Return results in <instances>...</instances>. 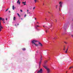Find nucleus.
<instances>
[{"label": "nucleus", "instance_id": "nucleus-1", "mask_svg": "<svg viewBox=\"0 0 73 73\" xmlns=\"http://www.w3.org/2000/svg\"><path fill=\"white\" fill-rule=\"evenodd\" d=\"M43 66L44 68H45V69H46L47 72V73H49V72H50V69H49V68H48V67H47V66Z\"/></svg>", "mask_w": 73, "mask_h": 73}, {"label": "nucleus", "instance_id": "nucleus-2", "mask_svg": "<svg viewBox=\"0 0 73 73\" xmlns=\"http://www.w3.org/2000/svg\"><path fill=\"white\" fill-rule=\"evenodd\" d=\"M38 42V41L37 40H33L32 41V44H35V42Z\"/></svg>", "mask_w": 73, "mask_h": 73}, {"label": "nucleus", "instance_id": "nucleus-3", "mask_svg": "<svg viewBox=\"0 0 73 73\" xmlns=\"http://www.w3.org/2000/svg\"><path fill=\"white\" fill-rule=\"evenodd\" d=\"M42 68H41L37 72V73H42Z\"/></svg>", "mask_w": 73, "mask_h": 73}, {"label": "nucleus", "instance_id": "nucleus-4", "mask_svg": "<svg viewBox=\"0 0 73 73\" xmlns=\"http://www.w3.org/2000/svg\"><path fill=\"white\" fill-rule=\"evenodd\" d=\"M3 29V27L1 26V22L0 21V29Z\"/></svg>", "mask_w": 73, "mask_h": 73}, {"label": "nucleus", "instance_id": "nucleus-5", "mask_svg": "<svg viewBox=\"0 0 73 73\" xmlns=\"http://www.w3.org/2000/svg\"><path fill=\"white\" fill-rule=\"evenodd\" d=\"M59 4H60V8H61V7H62V3H61V2H60L59 3Z\"/></svg>", "mask_w": 73, "mask_h": 73}, {"label": "nucleus", "instance_id": "nucleus-6", "mask_svg": "<svg viewBox=\"0 0 73 73\" xmlns=\"http://www.w3.org/2000/svg\"><path fill=\"white\" fill-rule=\"evenodd\" d=\"M42 61V55H40V61Z\"/></svg>", "mask_w": 73, "mask_h": 73}, {"label": "nucleus", "instance_id": "nucleus-7", "mask_svg": "<svg viewBox=\"0 0 73 73\" xmlns=\"http://www.w3.org/2000/svg\"><path fill=\"white\" fill-rule=\"evenodd\" d=\"M39 44L40 45V46H42V44H41V43L40 42H39Z\"/></svg>", "mask_w": 73, "mask_h": 73}, {"label": "nucleus", "instance_id": "nucleus-8", "mask_svg": "<svg viewBox=\"0 0 73 73\" xmlns=\"http://www.w3.org/2000/svg\"><path fill=\"white\" fill-rule=\"evenodd\" d=\"M26 3V1H25V2H22V3L24 4V5H26V4H25Z\"/></svg>", "mask_w": 73, "mask_h": 73}, {"label": "nucleus", "instance_id": "nucleus-9", "mask_svg": "<svg viewBox=\"0 0 73 73\" xmlns=\"http://www.w3.org/2000/svg\"><path fill=\"white\" fill-rule=\"evenodd\" d=\"M41 62L42 61H40L39 64V66H40V65H41Z\"/></svg>", "mask_w": 73, "mask_h": 73}, {"label": "nucleus", "instance_id": "nucleus-10", "mask_svg": "<svg viewBox=\"0 0 73 73\" xmlns=\"http://www.w3.org/2000/svg\"><path fill=\"white\" fill-rule=\"evenodd\" d=\"M34 45H35L36 46H38V44H36L35 43L34 44Z\"/></svg>", "mask_w": 73, "mask_h": 73}, {"label": "nucleus", "instance_id": "nucleus-11", "mask_svg": "<svg viewBox=\"0 0 73 73\" xmlns=\"http://www.w3.org/2000/svg\"><path fill=\"white\" fill-rule=\"evenodd\" d=\"M68 48H67L66 51V52H65V53H68V52H67V51H68Z\"/></svg>", "mask_w": 73, "mask_h": 73}, {"label": "nucleus", "instance_id": "nucleus-12", "mask_svg": "<svg viewBox=\"0 0 73 73\" xmlns=\"http://www.w3.org/2000/svg\"><path fill=\"white\" fill-rule=\"evenodd\" d=\"M12 8H13V10H14L15 9V7L14 6V5H13V6Z\"/></svg>", "mask_w": 73, "mask_h": 73}, {"label": "nucleus", "instance_id": "nucleus-13", "mask_svg": "<svg viewBox=\"0 0 73 73\" xmlns=\"http://www.w3.org/2000/svg\"><path fill=\"white\" fill-rule=\"evenodd\" d=\"M15 19H16V17H14L13 18V20L15 21Z\"/></svg>", "mask_w": 73, "mask_h": 73}, {"label": "nucleus", "instance_id": "nucleus-14", "mask_svg": "<svg viewBox=\"0 0 73 73\" xmlns=\"http://www.w3.org/2000/svg\"><path fill=\"white\" fill-rule=\"evenodd\" d=\"M47 62H48V61L47 60H45L44 61V63H45V64H46V63H47Z\"/></svg>", "mask_w": 73, "mask_h": 73}, {"label": "nucleus", "instance_id": "nucleus-15", "mask_svg": "<svg viewBox=\"0 0 73 73\" xmlns=\"http://www.w3.org/2000/svg\"><path fill=\"white\" fill-rule=\"evenodd\" d=\"M37 27H39V26L36 25V26L35 27L37 29Z\"/></svg>", "mask_w": 73, "mask_h": 73}, {"label": "nucleus", "instance_id": "nucleus-16", "mask_svg": "<svg viewBox=\"0 0 73 73\" xmlns=\"http://www.w3.org/2000/svg\"><path fill=\"white\" fill-rule=\"evenodd\" d=\"M22 50H25V48H22Z\"/></svg>", "mask_w": 73, "mask_h": 73}, {"label": "nucleus", "instance_id": "nucleus-17", "mask_svg": "<svg viewBox=\"0 0 73 73\" xmlns=\"http://www.w3.org/2000/svg\"><path fill=\"white\" fill-rule=\"evenodd\" d=\"M64 43H65V44H68V43L66 42H64Z\"/></svg>", "mask_w": 73, "mask_h": 73}, {"label": "nucleus", "instance_id": "nucleus-18", "mask_svg": "<svg viewBox=\"0 0 73 73\" xmlns=\"http://www.w3.org/2000/svg\"><path fill=\"white\" fill-rule=\"evenodd\" d=\"M9 9V8H8L7 9H6V10H5V11L6 12H7V11H8V10Z\"/></svg>", "mask_w": 73, "mask_h": 73}, {"label": "nucleus", "instance_id": "nucleus-19", "mask_svg": "<svg viewBox=\"0 0 73 73\" xmlns=\"http://www.w3.org/2000/svg\"><path fill=\"white\" fill-rule=\"evenodd\" d=\"M34 1L35 3H36V2H37V0H34Z\"/></svg>", "mask_w": 73, "mask_h": 73}, {"label": "nucleus", "instance_id": "nucleus-20", "mask_svg": "<svg viewBox=\"0 0 73 73\" xmlns=\"http://www.w3.org/2000/svg\"><path fill=\"white\" fill-rule=\"evenodd\" d=\"M45 20L46 21H48V20L47 19H46V18H45Z\"/></svg>", "mask_w": 73, "mask_h": 73}, {"label": "nucleus", "instance_id": "nucleus-21", "mask_svg": "<svg viewBox=\"0 0 73 73\" xmlns=\"http://www.w3.org/2000/svg\"><path fill=\"white\" fill-rule=\"evenodd\" d=\"M63 28H64V29H65V28H66V27H65V26H64L63 27Z\"/></svg>", "mask_w": 73, "mask_h": 73}, {"label": "nucleus", "instance_id": "nucleus-22", "mask_svg": "<svg viewBox=\"0 0 73 73\" xmlns=\"http://www.w3.org/2000/svg\"><path fill=\"white\" fill-rule=\"evenodd\" d=\"M19 1H20V0H18V1H17V3H19Z\"/></svg>", "mask_w": 73, "mask_h": 73}, {"label": "nucleus", "instance_id": "nucleus-23", "mask_svg": "<svg viewBox=\"0 0 73 73\" xmlns=\"http://www.w3.org/2000/svg\"><path fill=\"white\" fill-rule=\"evenodd\" d=\"M57 6H58L57 5L56 6V9H57Z\"/></svg>", "mask_w": 73, "mask_h": 73}, {"label": "nucleus", "instance_id": "nucleus-24", "mask_svg": "<svg viewBox=\"0 0 73 73\" xmlns=\"http://www.w3.org/2000/svg\"><path fill=\"white\" fill-rule=\"evenodd\" d=\"M63 50H65V47H64V49H63Z\"/></svg>", "mask_w": 73, "mask_h": 73}, {"label": "nucleus", "instance_id": "nucleus-25", "mask_svg": "<svg viewBox=\"0 0 73 73\" xmlns=\"http://www.w3.org/2000/svg\"><path fill=\"white\" fill-rule=\"evenodd\" d=\"M20 11L21 12H23V10H20Z\"/></svg>", "mask_w": 73, "mask_h": 73}, {"label": "nucleus", "instance_id": "nucleus-26", "mask_svg": "<svg viewBox=\"0 0 73 73\" xmlns=\"http://www.w3.org/2000/svg\"><path fill=\"white\" fill-rule=\"evenodd\" d=\"M17 14L18 15V16L20 17V15L19 14V13H17Z\"/></svg>", "mask_w": 73, "mask_h": 73}, {"label": "nucleus", "instance_id": "nucleus-27", "mask_svg": "<svg viewBox=\"0 0 73 73\" xmlns=\"http://www.w3.org/2000/svg\"><path fill=\"white\" fill-rule=\"evenodd\" d=\"M26 16L27 15L26 14H25V17H26Z\"/></svg>", "mask_w": 73, "mask_h": 73}, {"label": "nucleus", "instance_id": "nucleus-28", "mask_svg": "<svg viewBox=\"0 0 73 73\" xmlns=\"http://www.w3.org/2000/svg\"><path fill=\"white\" fill-rule=\"evenodd\" d=\"M53 39H54V40H55V39H56V37H54V38H53Z\"/></svg>", "mask_w": 73, "mask_h": 73}, {"label": "nucleus", "instance_id": "nucleus-29", "mask_svg": "<svg viewBox=\"0 0 73 73\" xmlns=\"http://www.w3.org/2000/svg\"><path fill=\"white\" fill-rule=\"evenodd\" d=\"M71 36L72 37H73V35H71Z\"/></svg>", "mask_w": 73, "mask_h": 73}, {"label": "nucleus", "instance_id": "nucleus-30", "mask_svg": "<svg viewBox=\"0 0 73 73\" xmlns=\"http://www.w3.org/2000/svg\"><path fill=\"white\" fill-rule=\"evenodd\" d=\"M35 9V7H34L33 8V9L34 10V9Z\"/></svg>", "mask_w": 73, "mask_h": 73}, {"label": "nucleus", "instance_id": "nucleus-31", "mask_svg": "<svg viewBox=\"0 0 73 73\" xmlns=\"http://www.w3.org/2000/svg\"><path fill=\"white\" fill-rule=\"evenodd\" d=\"M5 20H6L7 21V20H8L7 19V18H6L5 19Z\"/></svg>", "mask_w": 73, "mask_h": 73}, {"label": "nucleus", "instance_id": "nucleus-32", "mask_svg": "<svg viewBox=\"0 0 73 73\" xmlns=\"http://www.w3.org/2000/svg\"><path fill=\"white\" fill-rule=\"evenodd\" d=\"M2 31V29H0V32H1Z\"/></svg>", "mask_w": 73, "mask_h": 73}, {"label": "nucleus", "instance_id": "nucleus-33", "mask_svg": "<svg viewBox=\"0 0 73 73\" xmlns=\"http://www.w3.org/2000/svg\"><path fill=\"white\" fill-rule=\"evenodd\" d=\"M45 32H46V33H47V30H46Z\"/></svg>", "mask_w": 73, "mask_h": 73}, {"label": "nucleus", "instance_id": "nucleus-34", "mask_svg": "<svg viewBox=\"0 0 73 73\" xmlns=\"http://www.w3.org/2000/svg\"><path fill=\"white\" fill-rule=\"evenodd\" d=\"M27 12H29V10H27Z\"/></svg>", "mask_w": 73, "mask_h": 73}, {"label": "nucleus", "instance_id": "nucleus-35", "mask_svg": "<svg viewBox=\"0 0 73 73\" xmlns=\"http://www.w3.org/2000/svg\"><path fill=\"white\" fill-rule=\"evenodd\" d=\"M19 4L20 5V2H19Z\"/></svg>", "mask_w": 73, "mask_h": 73}, {"label": "nucleus", "instance_id": "nucleus-36", "mask_svg": "<svg viewBox=\"0 0 73 73\" xmlns=\"http://www.w3.org/2000/svg\"><path fill=\"white\" fill-rule=\"evenodd\" d=\"M9 13H10L11 12V11H9Z\"/></svg>", "mask_w": 73, "mask_h": 73}, {"label": "nucleus", "instance_id": "nucleus-37", "mask_svg": "<svg viewBox=\"0 0 73 73\" xmlns=\"http://www.w3.org/2000/svg\"><path fill=\"white\" fill-rule=\"evenodd\" d=\"M35 20H36V18H35Z\"/></svg>", "mask_w": 73, "mask_h": 73}, {"label": "nucleus", "instance_id": "nucleus-38", "mask_svg": "<svg viewBox=\"0 0 73 73\" xmlns=\"http://www.w3.org/2000/svg\"><path fill=\"white\" fill-rule=\"evenodd\" d=\"M71 68V67H70L69 68V69H70Z\"/></svg>", "mask_w": 73, "mask_h": 73}, {"label": "nucleus", "instance_id": "nucleus-39", "mask_svg": "<svg viewBox=\"0 0 73 73\" xmlns=\"http://www.w3.org/2000/svg\"><path fill=\"white\" fill-rule=\"evenodd\" d=\"M37 24H39V23L38 22H37Z\"/></svg>", "mask_w": 73, "mask_h": 73}, {"label": "nucleus", "instance_id": "nucleus-40", "mask_svg": "<svg viewBox=\"0 0 73 73\" xmlns=\"http://www.w3.org/2000/svg\"><path fill=\"white\" fill-rule=\"evenodd\" d=\"M71 68H73V67H71Z\"/></svg>", "mask_w": 73, "mask_h": 73}, {"label": "nucleus", "instance_id": "nucleus-41", "mask_svg": "<svg viewBox=\"0 0 73 73\" xmlns=\"http://www.w3.org/2000/svg\"><path fill=\"white\" fill-rule=\"evenodd\" d=\"M4 23H5V22H4V21H3Z\"/></svg>", "mask_w": 73, "mask_h": 73}, {"label": "nucleus", "instance_id": "nucleus-42", "mask_svg": "<svg viewBox=\"0 0 73 73\" xmlns=\"http://www.w3.org/2000/svg\"><path fill=\"white\" fill-rule=\"evenodd\" d=\"M43 5H44V3H43Z\"/></svg>", "mask_w": 73, "mask_h": 73}, {"label": "nucleus", "instance_id": "nucleus-43", "mask_svg": "<svg viewBox=\"0 0 73 73\" xmlns=\"http://www.w3.org/2000/svg\"><path fill=\"white\" fill-rule=\"evenodd\" d=\"M29 13V12H27V14H28Z\"/></svg>", "mask_w": 73, "mask_h": 73}, {"label": "nucleus", "instance_id": "nucleus-44", "mask_svg": "<svg viewBox=\"0 0 73 73\" xmlns=\"http://www.w3.org/2000/svg\"><path fill=\"white\" fill-rule=\"evenodd\" d=\"M48 13H50V12H49V11H48Z\"/></svg>", "mask_w": 73, "mask_h": 73}, {"label": "nucleus", "instance_id": "nucleus-45", "mask_svg": "<svg viewBox=\"0 0 73 73\" xmlns=\"http://www.w3.org/2000/svg\"><path fill=\"white\" fill-rule=\"evenodd\" d=\"M29 14H31V12H29Z\"/></svg>", "mask_w": 73, "mask_h": 73}, {"label": "nucleus", "instance_id": "nucleus-46", "mask_svg": "<svg viewBox=\"0 0 73 73\" xmlns=\"http://www.w3.org/2000/svg\"><path fill=\"white\" fill-rule=\"evenodd\" d=\"M19 25V24H17V25Z\"/></svg>", "mask_w": 73, "mask_h": 73}, {"label": "nucleus", "instance_id": "nucleus-47", "mask_svg": "<svg viewBox=\"0 0 73 73\" xmlns=\"http://www.w3.org/2000/svg\"><path fill=\"white\" fill-rule=\"evenodd\" d=\"M15 26H16V24L15 25Z\"/></svg>", "mask_w": 73, "mask_h": 73}, {"label": "nucleus", "instance_id": "nucleus-48", "mask_svg": "<svg viewBox=\"0 0 73 73\" xmlns=\"http://www.w3.org/2000/svg\"><path fill=\"white\" fill-rule=\"evenodd\" d=\"M21 20H23V18H21Z\"/></svg>", "mask_w": 73, "mask_h": 73}, {"label": "nucleus", "instance_id": "nucleus-49", "mask_svg": "<svg viewBox=\"0 0 73 73\" xmlns=\"http://www.w3.org/2000/svg\"><path fill=\"white\" fill-rule=\"evenodd\" d=\"M52 16H53V15H52Z\"/></svg>", "mask_w": 73, "mask_h": 73}, {"label": "nucleus", "instance_id": "nucleus-50", "mask_svg": "<svg viewBox=\"0 0 73 73\" xmlns=\"http://www.w3.org/2000/svg\"><path fill=\"white\" fill-rule=\"evenodd\" d=\"M57 21V20H56V22Z\"/></svg>", "mask_w": 73, "mask_h": 73}, {"label": "nucleus", "instance_id": "nucleus-51", "mask_svg": "<svg viewBox=\"0 0 73 73\" xmlns=\"http://www.w3.org/2000/svg\"><path fill=\"white\" fill-rule=\"evenodd\" d=\"M43 27H45V26H43Z\"/></svg>", "mask_w": 73, "mask_h": 73}, {"label": "nucleus", "instance_id": "nucleus-52", "mask_svg": "<svg viewBox=\"0 0 73 73\" xmlns=\"http://www.w3.org/2000/svg\"><path fill=\"white\" fill-rule=\"evenodd\" d=\"M67 72H67H67H66V73H67Z\"/></svg>", "mask_w": 73, "mask_h": 73}, {"label": "nucleus", "instance_id": "nucleus-53", "mask_svg": "<svg viewBox=\"0 0 73 73\" xmlns=\"http://www.w3.org/2000/svg\"><path fill=\"white\" fill-rule=\"evenodd\" d=\"M37 53H38V52L37 51Z\"/></svg>", "mask_w": 73, "mask_h": 73}, {"label": "nucleus", "instance_id": "nucleus-54", "mask_svg": "<svg viewBox=\"0 0 73 73\" xmlns=\"http://www.w3.org/2000/svg\"><path fill=\"white\" fill-rule=\"evenodd\" d=\"M49 58H50V57H49Z\"/></svg>", "mask_w": 73, "mask_h": 73}, {"label": "nucleus", "instance_id": "nucleus-55", "mask_svg": "<svg viewBox=\"0 0 73 73\" xmlns=\"http://www.w3.org/2000/svg\"><path fill=\"white\" fill-rule=\"evenodd\" d=\"M72 72H73V71H72Z\"/></svg>", "mask_w": 73, "mask_h": 73}]
</instances>
